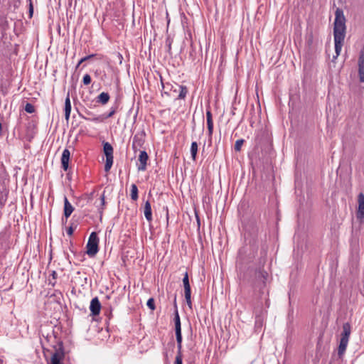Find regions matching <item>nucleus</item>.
<instances>
[{
    "label": "nucleus",
    "instance_id": "f257e3e1",
    "mask_svg": "<svg viewBox=\"0 0 364 364\" xmlns=\"http://www.w3.org/2000/svg\"><path fill=\"white\" fill-rule=\"evenodd\" d=\"M335 16L333 36L336 55L333 56V60L336 59L341 53L346 36V18L343 15V11L340 9H337L336 10Z\"/></svg>",
    "mask_w": 364,
    "mask_h": 364
},
{
    "label": "nucleus",
    "instance_id": "f03ea898",
    "mask_svg": "<svg viewBox=\"0 0 364 364\" xmlns=\"http://www.w3.org/2000/svg\"><path fill=\"white\" fill-rule=\"evenodd\" d=\"M103 152L106 156V162L105 165V176H107L112 164H113V147L108 142H103Z\"/></svg>",
    "mask_w": 364,
    "mask_h": 364
},
{
    "label": "nucleus",
    "instance_id": "7ed1b4c3",
    "mask_svg": "<svg viewBox=\"0 0 364 364\" xmlns=\"http://www.w3.org/2000/svg\"><path fill=\"white\" fill-rule=\"evenodd\" d=\"M98 251V237L96 232L90 234L87 244V254L90 256H94Z\"/></svg>",
    "mask_w": 364,
    "mask_h": 364
},
{
    "label": "nucleus",
    "instance_id": "20e7f679",
    "mask_svg": "<svg viewBox=\"0 0 364 364\" xmlns=\"http://www.w3.org/2000/svg\"><path fill=\"white\" fill-rule=\"evenodd\" d=\"M183 284L184 287L185 291V299L187 304L191 308L192 302H191V286L189 283L188 274L187 272H185L184 277L183 278Z\"/></svg>",
    "mask_w": 364,
    "mask_h": 364
},
{
    "label": "nucleus",
    "instance_id": "39448f33",
    "mask_svg": "<svg viewBox=\"0 0 364 364\" xmlns=\"http://www.w3.org/2000/svg\"><path fill=\"white\" fill-rule=\"evenodd\" d=\"M358 66L359 80L360 82H364V46L359 52Z\"/></svg>",
    "mask_w": 364,
    "mask_h": 364
},
{
    "label": "nucleus",
    "instance_id": "423d86ee",
    "mask_svg": "<svg viewBox=\"0 0 364 364\" xmlns=\"http://www.w3.org/2000/svg\"><path fill=\"white\" fill-rule=\"evenodd\" d=\"M358 208L356 213L357 218L360 220L364 219V194L360 193L358 196Z\"/></svg>",
    "mask_w": 364,
    "mask_h": 364
},
{
    "label": "nucleus",
    "instance_id": "0eeeda50",
    "mask_svg": "<svg viewBox=\"0 0 364 364\" xmlns=\"http://www.w3.org/2000/svg\"><path fill=\"white\" fill-rule=\"evenodd\" d=\"M149 156L146 151H140L138 161L140 164L138 166V171H145L146 169L147 161Z\"/></svg>",
    "mask_w": 364,
    "mask_h": 364
},
{
    "label": "nucleus",
    "instance_id": "6e6552de",
    "mask_svg": "<svg viewBox=\"0 0 364 364\" xmlns=\"http://www.w3.org/2000/svg\"><path fill=\"white\" fill-rule=\"evenodd\" d=\"M64 353L60 350H57L51 356L48 364H63Z\"/></svg>",
    "mask_w": 364,
    "mask_h": 364
},
{
    "label": "nucleus",
    "instance_id": "1a4fd4ad",
    "mask_svg": "<svg viewBox=\"0 0 364 364\" xmlns=\"http://www.w3.org/2000/svg\"><path fill=\"white\" fill-rule=\"evenodd\" d=\"M101 304L97 297L92 299L90 302V309L93 316H97L100 314Z\"/></svg>",
    "mask_w": 364,
    "mask_h": 364
},
{
    "label": "nucleus",
    "instance_id": "9d476101",
    "mask_svg": "<svg viewBox=\"0 0 364 364\" xmlns=\"http://www.w3.org/2000/svg\"><path fill=\"white\" fill-rule=\"evenodd\" d=\"M206 119L208 136H211L213 132V121L212 113L210 109L206 110Z\"/></svg>",
    "mask_w": 364,
    "mask_h": 364
},
{
    "label": "nucleus",
    "instance_id": "9b49d317",
    "mask_svg": "<svg viewBox=\"0 0 364 364\" xmlns=\"http://www.w3.org/2000/svg\"><path fill=\"white\" fill-rule=\"evenodd\" d=\"M70 153L68 149H64L61 157L62 167L65 171H67L69 165Z\"/></svg>",
    "mask_w": 364,
    "mask_h": 364
},
{
    "label": "nucleus",
    "instance_id": "f8f14e48",
    "mask_svg": "<svg viewBox=\"0 0 364 364\" xmlns=\"http://www.w3.org/2000/svg\"><path fill=\"white\" fill-rule=\"evenodd\" d=\"M144 216L148 222H151L153 220L152 218V210H151V206L149 201H146L144 204Z\"/></svg>",
    "mask_w": 364,
    "mask_h": 364
},
{
    "label": "nucleus",
    "instance_id": "ddd939ff",
    "mask_svg": "<svg viewBox=\"0 0 364 364\" xmlns=\"http://www.w3.org/2000/svg\"><path fill=\"white\" fill-rule=\"evenodd\" d=\"M74 210V208L70 203L66 196L64 197V215L68 218Z\"/></svg>",
    "mask_w": 364,
    "mask_h": 364
},
{
    "label": "nucleus",
    "instance_id": "4468645a",
    "mask_svg": "<svg viewBox=\"0 0 364 364\" xmlns=\"http://www.w3.org/2000/svg\"><path fill=\"white\" fill-rule=\"evenodd\" d=\"M71 103L70 100V95L68 93L65 100V118L67 122L69 121Z\"/></svg>",
    "mask_w": 364,
    "mask_h": 364
},
{
    "label": "nucleus",
    "instance_id": "2eb2a0df",
    "mask_svg": "<svg viewBox=\"0 0 364 364\" xmlns=\"http://www.w3.org/2000/svg\"><path fill=\"white\" fill-rule=\"evenodd\" d=\"M256 277L258 279H260L264 284H265L268 278V273L265 270L259 269L256 271Z\"/></svg>",
    "mask_w": 364,
    "mask_h": 364
},
{
    "label": "nucleus",
    "instance_id": "dca6fc26",
    "mask_svg": "<svg viewBox=\"0 0 364 364\" xmlns=\"http://www.w3.org/2000/svg\"><path fill=\"white\" fill-rule=\"evenodd\" d=\"M350 325L349 323H345L343 325V332L341 334V338H346V340H349V336L350 334Z\"/></svg>",
    "mask_w": 364,
    "mask_h": 364
},
{
    "label": "nucleus",
    "instance_id": "f3484780",
    "mask_svg": "<svg viewBox=\"0 0 364 364\" xmlns=\"http://www.w3.org/2000/svg\"><path fill=\"white\" fill-rule=\"evenodd\" d=\"M144 140L142 137L135 135L133 138L132 146L134 149L141 147L144 144Z\"/></svg>",
    "mask_w": 364,
    "mask_h": 364
},
{
    "label": "nucleus",
    "instance_id": "a211bd4d",
    "mask_svg": "<svg viewBox=\"0 0 364 364\" xmlns=\"http://www.w3.org/2000/svg\"><path fill=\"white\" fill-rule=\"evenodd\" d=\"M160 79H161V87H162V90H161L162 95H170L168 90H171L172 85L169 83L164 84L163 82L162 77L161 75H160Z\"/></svg>",
    "mask_w": 364,
    "mask_h": 364
},
{
    "label": "nucleus",
    "instance_id": "6ab92c4d",
    "mask_svg": "<svg viewBox=\"0 0 364 364\" xmlns=\"http://www.w3.org/2000/svg\"><path fill=\"white\" fill-rule=\"evenodd\" d=\"M348 340H346V338H341L340 344L338 346V354L341 355L343 354L348 346Z\"/></svg>",
    "mask_w": 364,
    "mask_h": 364
},
{
    "label": "nucleus",
    "instance_id": "aec40b11",
    "mask_svg": "<svg viewBox=\"0 0 364 364\" xmlns=\"http://www.w3.org/2000/svg\"><path fill=\"white\" fill-rule=\"evenodd\" d=\"M197 152H198V144L196 141H193L191 143V157L193 161H195L196 159Z\"/></svg>",
    "mask_w": 364,
    "mask_h": 364
},
{
    "label": "nucleus",
    "instance_id": "412c9836",
    "mask_svg": "<svg viewBox=\"0 0 364 364\" xmlns=\"http://www.w3.org/2000/svg\"><path fill=\"white\" fill-rule=\"evenodd\" d=\"M173 320L175 323V330L181 329V319L177 309L175 311Z\"/></svg>",
    "mask_w": 364,
    "mask_h": 364
},
{
    "label": "nucleus",
    "instance_id": "4be33fe9",
    "mask_svg": "<svg viewBox=\"0 0 364 364\" xmlns=\"http://www.w3.org/2000/svg\"><path fill=\"white\" fill-rule=\"evenodd\" d=\"M178 87L180 89V92H179V95H178L177 99L183 100V99H185V97H186V95L188 93L187 87L183 85H179Z\"/></svg>",
    "mask_w": 364,
    "mask_h": 364
},
{
    "label": "nucleus",
    "instance_id": "5701e85b",
    "mask_svg": "<svg viewBox=\"0 0 364 364\" xmlns=\"http://www.w3.org/2000/svg\"><path fill=\"white\" fill-rule=\"evenodd\" d=\"M109 95L105 92H102L98 96V101L102 104H106L109 101Z\"/></svg>",
    "mask_w": 364,
    "mask_h": 364
},
{
    "label": "nucleus",
    "instance_id": "b1692460",
    "mask_svg": "<svg viewBox=\"0 0 364 364\" xmlns=\"http://www.w3.org/2000/svg\"><path fill=\"white\" fill-rule=\"evenodd\" d=\"M131 198L136 200L138 198V189L136 185L133 184L131 189Z\"/></svg>",
    "mask_w": 364,
    "mask_h": 364
},
{
    "label": "nucleus",
    "instance_id": "393cba45",
    "mask_svg": "<svg viewBox=\"0 0 364 364\" xmlns=\"http://www.w3.org/2000/svg\"><path fill=\"white\" fill-rule=\"evenodd\" d=\"M175 333H176L177 344H178V343L182 344L183 338H182L181 329L175 330Z\"/></svg>",
    "mask_w": 364,
    "mask_h": 364
},
{
    "label": "nucleus",
    "instance_id": "a878e982",
    "mask_svg": "<svg viewBox=\"0 0 364 364\" xmlns=\"http://www.w3.org/2000/svg\"><path fill=\"white\" fill-rule=\"evenodd\" d=\"M244 139H238L235 141V150L236 151H240L241 150V147L244 143Z\"/></svg>",
    "mask_w": 364,
    "mask_h": 364
},
{
    "label": "nucleus",
    "instance_id": "bb28decb",
    "mask_svg": "<svg viewBox=\"0 0 364 364\" xmlns=\"http://www.w3.org/2000/svg\"><path fill=\"white\" fill-rule=\"evenodd\" d=\"M146 305L151 310L154 311L156 309L154 298L149 299L147 301Z\"/></svg>",
    "mask_w": 364,
    "mask_h": 364
},
{
    "label": "nucleus",
    "instance_id": "cd10ccee",
    "mask_svg": "<svg viewBox=\"0 0 364 364\" xmlns=\"http://www.w3.org/2000/svg\"><path fill=\"white\" fill-rule=\"evenodd\" d=\"M25 110L28 113H33V112H34L35 109H34V107L31 104L27 103L25 107Z\"/></svg>",
    "mask_w": 364,
    "mask_h": 364
},
{
    "label": "nucleus",
    "instance_id": "c85d7f7f",
    "mask_svg": "<svg viewBox=\"0 0 364 364\" xmlns=\"http://www.w3.org/2000/svg\"><path fill=\"white\" fill-rule=\"evenodd\" d=\"M112 187L111 186H107L105 188V191H104V193H103V195H102V199L104 200L105 198L108 196V195H110L111 194V192H112Z\"/></svg>",
    "mask_w": 364,
    "mask_h": 364
},
{
    "label": "nucleus",
    "instance_id": "c756f323",
    "mask_svg": "<svg viewBox=\"0 0 364 364\" xmlns=\"http://www.w3.org/2000/svg\"><path fill=\"white\" fill-rule=\"evenodd\" d=\"M82 81L85 85H87L91 82V77L86 74L84 75Z\"/></svg>",
    "mask_w": 364,
    "mask_h": 364
},
{
    "label": "nucleus",
    "instance_id": "7c9ffc66",
    "mask_svg": "<svg viewBox=\"0 0 364 364\" xmlns=\"http://www.w3.org/2000/svg\"><path fill=\"white\" fill-rule=\"evenodd\" d=\"M262 323H263L262 319L259 316H257L256 320H255V327L256 328L262 327Z\"/></svg>",
    "mask_w": 364,
    "mask_h": 364
},
{
    "label": "nucleus",
    "instance_id": "2f4dec72",
    "mask_svg": "<svg viewBox=\"0 0 364 364\" xmlns=\"http://www.w3.org/2000/svg\"><path fill=\"white\" fill-rule=\"evenodd\" d=\"M177 349H178V351H177V355L176 356H180V358H183V355H182V344L181 343H178L177 344Z\"/></svg>",
    "mask_w": 364,
    "mask_h": 364
},
{
    "label": "nucleus",
    "instance_id": "473e14b6",
    "mask_svg": "<svg viewBox=\"0 0 364 364\" xmlns=\"http://www.w3.org/2000/svg\"><path fill=\"white\" fill-rule=\"evenodd\" d=\"M166 46H167V50L168 52L171 54V41L168 38L166 41Z\"/></svg>",
    "mask_w": 364,
    "mask_h": 364
},
{
    "label": "nucleus",
    "instance_id": "72a5a7b5",
    "mask_svg": "<svg viewBox=\"0 0 364 364\" xmlns=\"http://www.w3.org/2000/svg\"><path fill=\"white\" fill-rule=\"evenodd\" d=\"M76 226L73 227V225H71L70 227H69L68 229H67V234L68 235H72L75 229Z\"/></svg>",
    "mask_w": 364,
    "mask_h": 364
},
{
    "label": "nucleus",
    "instance_id": "f704fd0d",
    "mask_svg": "<svg viewBox=\"0 0 364 364\" xmlns=\"http://www.w3.org/2000/svg\"><path fill=\"white\" fill-rule=\"evenodd\" d=\"M92 57H93V55H88V56H86V57H84L82 58L78 63L77 65V68L83 62L86 61L87 60L91 58Z\"/></svg>",
    "mask_w": 364,
    "mask_h": 364
},
{
    "label": "nucleus",
    "instance_id": "c9c22d12",
    "mask_svg": "<svg viewBox=\"0 0 364 364\" xmlns=\"http://www.w3.org/2000/svg\"><path fill=\"white\" fill-rule=\"evenodd\" d=\"M173 364H183V358H180V356H176L175 362Z\"/></svg>",
    "mask_w": 364,
    "mask_h": 364
},
{
    "label": "nucleus",
    "instance_id": "e433bc0d",
    "mask_svg": "<svg viewBox=\"0 0 364 364\" xmlns=\"http://www.w3.org/2000/svg\"><path fill=\"white\" fill-rule=\"evenodd\" d=\"M33 6L31 4H30V8H29V12H30V16L31 17L32 16V14H33Z\"/></svg>",
    "mask_w": 364,
    "mask_h": 364
},
{
    "label": "nucleus",
    "instance_id": "4c0bfd02",
    "mask_svg": "<svg viewBox=\"0 0 364 364\" xmlns=\"http://www.w3.org/2000/svg\"><path fill=\"white\" fill-rule=\"evenodd\" d=\"M117 58H118V59L119 60V63H122V55L120 53H118L117 54Z\"/></svg>",
    "mask_w": 364,
    "mask_h": 364
},
{
    "label": "nucleus",
    "instance_id": "58836bf2",
    "mask_svg": "<svg viewBox=\"0 0 364 364\" xmlns=\"http://www.w3.org/2000/svg\"><path fill=\"white\" fill-rule=\"evenodd\" d=\"M113 114H114V111H111V112H109V115H108V116H109V117H111V116H112Z\"/></svg>",
    "mask_w": 364,
    "mask_h": 364
},
{
    "label": "nucleus",
    "instance_id": "ea45409f",
    "mask_svg": "<svg viewBox=\"0 0 364 364\" xmlns=\"http://www.w3.org/2000/svg\"><path fill=\"white\" fill-rule=\"evenodd\" d=\"M111 234H112V230H110L109 231V235H108V237H110Z\"/></svg>",
    "mask_w": 364,
    "mask_h": 364
}]
</instances>
